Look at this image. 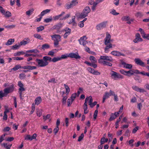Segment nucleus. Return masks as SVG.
Wrapping results in <instances>:
<instances>
[{"instance_id":"nucleus-1","label":"nucleus","mask_w":149,"mask_h":149,"mask_svg":"<svg viewBox=\"0 0 149 149\" xmlns=\"http://www.w3.org/2000/svg\"><path fill=\"white\" fill-rule=\"evenodd\" d=\"M49 58L48 56H45L43 57V59L37 58L36 60L38 66L40 67H44L47 65L49 63Z\"/></svg>"},{"instance_id":"nucleus-2","label":"nucleus","mask_w":149,"mask_h":149,"mask_svg":"<svg viewBox=\"0 0 149 149\" xmlns=\"http://www.w3.org/2000/svg\"><path fill=\"white\" fill-rule=\"evenodd\" d=\"M91 9L88 6L86 7L84 9L83 11L79 16V18H84L87 16L88 14L90 12Z\"/></svg>"},{"instance_id":"nucleus-3","label":"nucleus","mask_w":149,"mask_h":149,"mask_svg":"<svg viewBox=\"0 0 149 149\" xmlns=\"http://www.w3.org/2000/svg\"><path fill=\"white\" fill-rule=\"evenodd\" d=\"M52 40L54 41V45L55 46H57L59 44V42L61 40V36L58 35H54L51 36Z\"/></svg>"},{"instance_id":"nucleus-4","label":"nucleus","mask_w":149,"mask_h":149,"mask_svg":"<svg viewBox=\"0 0 149 149\" xmlns=\"http://www.w3.org/2000/svg\"><path fill=\"white\" fill-rule=\"evenodd\" d=\"M107 61L109 62L112 61H113L112 58L111 56H101L100 57V58L99 60V63L102 64L101 61Z\"/></svg>"},{"instance_id":"nucleus-5","label":"nucleus","mask_w":149,"mask_h":149,"mask_svg":"<svg viewBox=\"0 0 149 149\" xmlns=\"http://www.w3.org/2000/svg\"><path fill=\"white\" fill-rule=\"evenodd\" d=\"M110 74L112 78L114 80H116L117 78L122 79L123 78L122 75L114 71H111Z\"/></svg>"},{"instance_id":"nucleus-6","label":"nucleus","mask_w":149,"mask_h":149,"mask_svg":"<svg viewBox=\"0 0 149 149\" xmlns=\"http://www.w3.org/2000/svg\"><path fill=\"white\" fill-rule=\"evenodd\" d=\"M107 23V21H106L98 24L96 26V29L98 30H100L105 28L106 27Z\"/></svg>"},{"instance_id":"nucleus-7","label":"nucleus","mask_w":149,"mask_h":149,"mask_svg":"<svg viewBox=\"0 0 149 149\" xmlns=\"http://www.w3.org/2000/svg\"><path fill=\"white\" fill-rule=\"evenodd\" d=\"M120 72L121 74L128 77L133 75L134 73V70H132L126 71L123 70H120Z\"/></svg>"},{"instance_id":"nucleus-8","label":"nucleus","mask_w":149,"mask_h":149,"mask_svg":"<svg viewBox=\"0 0 149 149\" xmlns=\"http://www.w3.org/2000/svg\"><path fill=\"white\" fill-rule=\"evenodd\" d=\"M111 36L110 34L108 32H106V37L104 39V44L105 45H107L109 43H111Z\"/></svg>"},{"instance_id":"nucleus-9","label":"nucleus","mask_w":149,"mask_h":149,"mask_svg":"<svg viewBox=\"0 0 149 149\" xmlns=\"http://www.w3.org/2000/svg\"><path fill=\"white\" fill-rule=\"evenodd\" d=\"M87 38L86 36H84L80 38L78 40L79 43L81 45H82L84 46L87 43V41L86 40Z\"/></svg>"},{"instance_id":"nucleus-10","label":"nucleus","mask_w":149,"mask_h":149,"mask_svg":"<svg viewBox=\"0 0 149 149\" xmlns=\"http://www.w3.org/2000/svg\"><path fill=\"white\" fill-rule=\"evenodd\" d=\"M143 41L142 38H141L140 34L137 33L135 35V38L133 42L135 43H138L140 42H141Z\"/></svg>"},{"instance_id":"nucleus-11","label":"nucleus","mask_w":149,"mask_h":149,"mask_svg":"<svg viewBox=\"0 0 149 149\" xmlns=\"http://www.w3.org/2000/svg\"><path fill=\"white\" fill-rule=\"evenodd\" d=\"M76 94H73L71 96L70 98L68 99V106H70L72 102L75 98Z\"/></svg>"},{"instance_id":"nucleus-12","label":"nucleus","mask_w":149,"mask_h":149,"mask_svg":"<svg viewBox=\"0 0 149 149\" xmlns=\"http://www.w3.org/2000/svg\"><path fill=\"white\" fill-rule=\"evenodd\" d=\"M132 89L140 93H144L146 92L145 90L143 88H139L137 86H132Z\"/></svg>"},{"instance_id":"nucleus-13","label":"nucleus","mask_w":149,"mask_h":149,"mask_svg":"<svg viewBox=\"0 0 149 149\" xmlns=\"http://www.w3.org/2000/svg\"><path fill=\"white\" fill-rule=\"evenodd\" d=\"M119 115L118 112H115L114 113H111L110 115V117L109 119V120L111 121L115 119Z\"/></svg>"},{"instance_id":"nucleus-14","label":"nucleus","mask_w":149,"mask_h":149,"mask_svg":"<svg viewBox=\"0 0 149 149\" xmlns=\"http://www.w3.org/2000/svg\"><path fill=\"white\" fill-rule=\"evenodd\" d=\"M69 57L74 58L76 59H79L80 58V56L78 53H70L69 54Z\"/></svg>"},{"instance_id":"nucleus-15","label":"nucleus","mask_w":149,"mask_h":149,"mask_svg":"<svg viewBox=\"0 0 149 149\" xmlns=\"http://www.w3.org/2000/svg\"><path fill=\"white\" fill-rule=\"evenodd\" d=\"M134 61L136 64L142 67L145 66L144 63L139 58H135Z\"/></svg>"},{"instance_id":"nucleus-16","label":"nucleus","mask_w":149,"mask_h":149,"mask_svg":"<svg viewBox=\"0 0 149 149\" xmlns=\"http://www.w3.org/2000/svg\"><path fill=\"white\" fill-rule=\"evenodd\" d=\"M111 54L112 55L116 56H125V55L124 54L122 53L116 51H112Z\"/></svg>"},{"instance_id":"nucleus-17","label":"nucleus","mask_w":149,"mask_h":149,"mask_svg":"<svg viewBox=\"0 0 149 149\" xmlns=\"http://www.w3.org/2000/svg\"><path fill=\"white\" fill-rule=\"evenodd\" d=\"M65 32L63 35V37L65 38H66L70 34L71 32V30L70 29L66 28L65 29Z\"/></svg>"},{"instance_id":"nucleus-18","label":"nucleus","mask_w":149,"mask_h":149,"mask_svg":"<svg viewBox=\"0 0 149 149\" xmlns=\"http://www.w3.org/2000/svg\"><path fill=\"white\" fill-rule=\"evenodd\" d=\"M37 68L35 66H31L30 65H26L22 66V69H28L29 70H32L36 69Z\"/></svg>"},{"instance_id":"nucleus-19","label":"nucleus","mask_w":149,"mask_h":149,"mask_svg":"<svg viewBox=\"0 0 149 149\" xmlns=\"http://www.w3.org/2000/svg\"><path fill=\"white\" fill-rule=\"evenodd\" d=\"M18 86L19 87V92H22L25 90V88L24 87V85L20 81L18 82Z\"/></svg>"},{"instance_id":"nucleus-20","label":"nucleus","mask_w":149,"mask_h":149,"mask_svg":"<svg viewBox=\"0 0 149 149\" xmlns=\"http://www.w3.org/2000/svg\"><path fill=\"white\" fill-rule=\"evenodd\" d=\"M121 64L123 66V68H125L130 69L132 67V64L126 63L124 62H122Z\"/></svg>"},{"instance_id":"nucleus-21","label":"nucleus","mask_w":149,"mask_h":149,"mask_svg":"<svg viewBox=\"0 0 149 149\" xmlns=\"http://www.w3.org/2000/svg\"><path fill=\"white\" fill-rule=\"evenodd\" d=\"M48 58H49V62H56L57 61H59L61 60V58H60V57H54L52 59L49 56H48Z\"/></svg>"},{"instance_id":"nucleus-22","label":"nucleus","mask_w":149,"mask_h":149,"mask_svg":"<svg viewBox=\"0 0 149 149\" xmlns=\"http://www.w3.org/2000/svg\"><path fill=\"white\" fill-rule=\"evenodd\" d=\"M30 42V40L28 38L24 39V40L21 41L20 42V45H25L29 43Z\"/></svg>"},{"instance_id":"nucleus-23","label":"nucleus","mask_w":149,"mask_h":149,"mask_svg":"<svg viewBox=\"0 0 149 149\" xmlns=\"http://www.w3.org/2000/svg\"><path fill=\"white\" fill-rule=\"evenodd\" d=\"M93 101V99L91 96H90L87 97L85 99L84 103H86V104H87V103L88 102L89 105H90V104Z\"/></svg>"},{"instance_id":"nucleus-24","label":"nucleus","mask_w":149,"mask_h":149,"mask_svg":"<svg viewBox=\"0 0 149 149\" xmlns=\"http://www.w3.org/2000/svg\"><path fill=\"white\" fill-rule=\"evenodd\" d=\"M65 14V12H62L61 14L57 15L54 16L53 17L54 20H56L60 19L62 18V17Z\"/></svg>"},{"instance_id":"nucleus-25","label":"nucleus","mask_w":149,"mask_h":149,"mask_svg":"<svg viewBox=\"0 0 149 149\" xmlns=\"http://www.w3.org/2000/svg\"><path fill=\"white\" fill-rule=\"evenodd\" d=\"M41 101L42 100L41 97H37L35 99V104L38 105L41 102Z\"/></svg>"},{"instance_id":"nucleus-26","label":"nucleus","mask_w":149,"mask_h":149,"mask_svg":"<svg viewBox=\"0 0 149 149\" xmlns=\"http://www.w3.org/2000/svg\"><path fill=\"white\" fill-rule=\"evenodd\" d=\"M106 46L104 48V52L108 53L109 51V49L112 47V46L111 43H109V45H106Z\"/></svg>"},{"instance_id":"nucleus-27","label":"nucleus","mask_w":149,"mask_h":149,"mask_svg":"<svg viewBox=\"0 0 149 149\" xmlns=\"http://www.w3.org/2000/svg\"><path fill=\"white\" fill-rule=\"evenodd\" d=\"M15 41V40L14 39H9L7 42L5 43L6 45H12Z\"/></svg>"},{"instance_id":"nucleus-28","label":"nucleus","mask_w":149,"mask_h":149,"mask_svg":"<svg viewBox=\"0 0 149 149\" xmlns=\"http://www.w3.org/2000/svg\"><path fill=\"white\" fill-rule=\"evenodd\" d=\"M34 10L32 8L27 11L26 12V15L28 17L30 16V15L33 13Z\"/></svg>"},{"instance_id":"nucleus-29","label":"nucleus","mask_w":149,"mask_h":149,"mask_svg":"<svg viewBox=\"0 0 149 149\" xmlns=\"http://www.w3.org/2000/svg\"><path fill=\"white\" fill-rule=\"evenodd\" d=\"M75 16H72V17L71 19L70 20V22H68V24H72L73 25H74L76 23L75 21Z\"/></svg>"},{"instance_id":"nucleus-30","label":"nucleus","mask_w":149,"mask_h":149,"mask_svg":"<svg viewBox=\"0 0 149 149\" xmlns=\"http://www.w3.org/2000/svg\"><path fill=\"white\" fill-rule=\"evenodd\" d=\"M83 109L84 110V114H86L88 113V110H87V104H86V103H84L83 106Z\"/></svg>"},{"instance_id":"nucleus-31","label":"nucleus","mask_w":149,"mask_h":149,"mask_svg":"<svg viewBox=\"0 0 149 149\" xmlns=\"http://www.w3.org/2000/svg\"><path fill=\"white\" fill-rule=\"evenodd\" d=\"M106 134H104L103 135V137L101 139V141H100V143L101 144H104V140H105V142H107L108 141V139H105Z\"/></svg>"},{"instance_id":"nucleus-32","label":"nucleus","mask_w":149,"mask_h":149,"mask_svg":"<svg viewBox=\"0 0 149 149\" xmlns=\"http://www.w3.org/2000/svg\"><path fill=\"white\" fill-rule=\"evenodd\" d=\"M1 145L3 146L5 148H6V149H10L12 146V144H10L8 145L7 143H3L1 144Z\"/></svg>"},{"instance_id":"nucleus-33","label":"nucleus","mask_w":149,"mask_h":149,"mask_svg":"<svg viewBox=\"0 0 149 149\" xmlns=\"http://www.w3.org/2000/svg\"><path fill=\"white\" fill-rule=\"evenodd\" d=\"M110 13L112 15H117L119 14V13H117L115 10L113 9L110 10Z\"/></svg>"},{"instance_id":"nucleus-34","label":"nucleus","mask_w":149,"mask_h":149,"mask_svg":"<svg viewBox=\"0 0 149 149\" xmlns=\"http://www.w3.org/2000/svg\"><path fill=\"white\" fill-rule=\"evenodd\" d=\"M26 53H39V51L36 49L28 50L26 51Z\"/></svg>"},{"instance_id":"nucleus-35","label":"nucleus","mask_w":149,"mask_h":149,"mask_svg":"<svg viewBox=\"0 0 149 149\" xmlns=\"http://www.w3.org/2000/svg\"><path fill=\"white\" fill-rule=\"evenodd\" d=\"M130 17L129 16H125L122 17L121 18L123 21H127L130 20Z\"/></svg>"},{"instance_id":"nucleus-36","label":"nucleus","mask_w":149,"mask_h":149,"mask_svg":"<svg viewBox=\"0 0 149 149\" xmlns=\"http://www.w3.org/2000/svg\"><path fill=\"white\" fill-rule=\"evenodd\" d=\"M50 11V9H47L44 10L41 12L40 14V15L42 16L47 13H49Z\"/></svg>"},{"instance_id":"nucleus-37","label":"nucleus","mask_w":149,"mask_h":149,"mask_svg":"<svg viewBox=\"0 0 149 149\" xmlns=\"http://www.w3.org/2000/svg\"><path fill=\"white\" fill-rule=\"evenodd\" d=\"M100 62H102V64L104 65H107L110 66H111L112 65V64L111 63L108 62L106 61H100Z\"/></svg>"},{"instance_id":"nucleus-38","label":"nucleus","mask_w":149,"mask_h":149,"mask_svg":"<svg viewBox=\"0 0 149 149\" xmlns=\"http://www.w3.org/2000/svg\"><path fill=\"white\" fill-rule=\"evenodd\" d=\"M89 59L92 62V63H95L97 62V60L93 56H90Z\"/></svg>"},{"instance_id":"nucleus-39","label":"nucleus","mask_w":149,"mask_h":149,"mask_svg":"<svg viewBox=\"0 0 149 149\" xmlns=\"http://www.w3.org/2000/svg\"><path fill=\"white\" fill-rule=\"evenodd\" d=\"M22 66H21L19 65H16L14 67L12 68V69H13V70L14 71H16L19 69L22 68Z\"/></svg>"},{"instance_id":"nucleus-40","label":"nucleus","mask_w":149,"mask_h":149,"mask_svg":"<svg viewBox=\"0 0 149 149\" xmlns=\"http://www.w3.org/2000/svg\"><path fill=\"white\" fill-rule=\"evenodd\" d=\"M69 57V54L66 53L62 55L60 57V58H61V60L62 59H66Z\"/></svg>"},{"instance_id":"nucleus-41","label":"nucleus","mask_w":149,"mask_h":149,"mask_svg":"<svg viewBox=\"0 0 149 149\" xmlns=\"http://www.w3.org/2000/svg\"><path fill=\"white\" fill-rule=\"evenodd\" d=\"M50 47V46L47 44H45L42 45V48L44 50L48 49Z\"/></svg>"},{"instance_id":"nucleus-42","label":"nucleus","mask_w":149,"mask_h":149,"mask_svg":"<svg viewBox=\"0 0 149 149\" xmlns=\"http://www.w3.org/2000/svg\"><path fill=\"white\" fill-rule=\"evenodd\" d=\"M3 15H4L6 17H9L11 16L10 12L8 11H7L6 12L5 11L4 13H3Z\"/></svg>"},{"instance_id":"nucleus-43","label":"nucleus","mask_w":149,"mask_h":149,"mask_svg":"<svg viewBox=\"0 0 149 149\" xmlns=\"http://www.w3.org/2000/svg\"><path fill=\"white\" fill-rule=\"evenodd\" d=\"M70 13H68L65 16L60 18V20H63L66 19L68 18L70 16Z\"/></svg>"},{"instance_id":"nucleus-44","label":"nucleus","mask_w":149,"mask_h":149,"mask_svg":"<svg viewBox=\"0 0 149 149\" xmlns=\"http://www.w3.org/2000/svg\"><path fill=\"white\" fill-rule=\"evenodd\" d=\"M34 37L36 38L39 39L40 40H42L43 38L41 37L40 35L38 33H35L34 35Z\"/></svg>"},{"instance_id":"nucleus-45","label":"nucleus","mask_w":149,"mask_h":149,"mask_svg":"<svg viewBox=\"0 0 149 149\" xmlns=\"http://www.w3.org/2000/svg\"><path fill=\"white\" fill-rule=\"evenodd\" d=\"M143 15L141 13L138 12L136 13L135 14V16L137 17L140 18L142 17Z\"/></svg>"},{"instance_id":"nucleus-46","label":"nucleus","mask_w":149,"mask_h":149,"mask_svg":"<svg viewBox=\"0 0 149 149\" xmlns=\"http://www.w3.org/2000/svg\"><path fill=\"white\" fill-rule=\"evenodd\" d=\"M44 29V27L42 26H40L39 27L37 28V30L38 32L42 31Z\"/></svg>"},{"instance_id":"nucleus-47","label":"nucleus","mask_w":149,"mask_h":149,"mask_svg":"<svg viewBox=\"0 0 149 149\" xmlns=\"http://www.w3.org/2000/svg\"><path fill=\"white\" fill-rule=\"evenodd\" d=\"M42 110L41 109H38L37 112V115L39 117H40L42 114Z\"/></svg>"},{"instance_id":"nucleus-48","label":"nucleus","mask_w":149,"mask_h":149,"mask_svg":"<svg viewBox=\"0 0 149 149\" xmlns=\"http://www.w3.org/2000/svg\"><path fill=\"white\" fill-rule=\"evenodd\" d=\"M64 87L65 89L66 93H69L70 92V89L68 86L65 84H64Z\"/></svg>"},{"instance_id":"nucleus-49","label":"nucleus","mask_w":149,"mask_h":149,"mask_svg":"<svg viewBox=\"0 0 149 149\" xmlns=\"http://www.w3.org/2000/svg\"><path fill=\"white\" fill-rule=\"evenodd\" d=\"M87 70L90 73L93 74L95 70L90 67L88 68L87 69Z\"/></svg>"},{"instance_id":"nucleus-50","label":"nucleus","mask_w":149,"mask_h":149,"mask_svg":"<svg viewBox=\"0 0 149 149\" xmlns=\"http://www.w3.org/2000/svg\"><path fill=\"white\" fill-rule=\"evenodd\" d=\"M20 45V44H19L18 45H15L12 47V49L14 50L17 49L19 47Z\"/></svg>"},{"instance_id":"nucleus-51","label":"nucleus","mask_w":149,"mask_h":149,"mask_svg":"<svg viewBox=\"0 0 149 149\" xmlns=\"http://www.w3.org/2000/svg\"><path fill=\"white\" fill-rule=\"evenodd\" d=\"M72 6L73 7L78 4V2L76 0H72L70 3Z\"/></svg>"},{"instance_id":"nucleus-52","label":"nucleus","mask_w":149,"mask_h":149,"mask_svg":"<svg viewBox=\"0 0 149 149\" xmlns=\"http://www.w3.org/2000/svg\"><path fill=\"white\" fill-rule=\"evenodd\" d=\"M73 7V6L70 3L66 4L65 6V8L67 9H69Z\"/></svg>"},{"instance_id":"nucleus-53","label":"nucleus","mask_w":149,"mask_h":149,"mask_svg":"<svg viewBox=\"0 0 149 149\" xmlns=\"http://www.w3.org/2000/svg\"><path fill=\"white\" fill-rule=\"evenodd\" d=\"M73 7V6L70 3L66 4L65 6V8L67 9H69Z\"/></svg>"},{"instance_id":"nucleus-54","label":"nucleus","mask_w":149,"mask_h":149,"mask_svg":"<svg viewBox=\"0 0 149 149\" xmlns=\"http://www.w3.org/2000/svg\"><path fill=\"white\" fill-rule=\"evenodd\" d=\"M24 54V52H19L16 53H15L14 54V55L15 56H19L22 54Z\"/></svg>"},{"instance_id":"nucleus-55","label":"nucleus","mask_w":149,"mask_h":149,"mask_svg":"<svg viewBox=\"0 0 149 149\" xmlns=\"http://www.w3.org/2000/svg\"><path fill=\"white\" fill-rule=\"evenodd\" d=\"M52 17H51L49 18H46L44 20V22L46 23H48L51 22L52 20Z\"/></svg>"},{"instance_id":"nucleus-56","label":"nucleus","mask_w":149,"mask_h":149,"mask_svg":"<svg viewBox=\"0 0 149 149\" xmlns=\"http://www.w3.org/2000/svg\"><path fill=\"white\" fill-rule=\"evenodd\" d=\"M98 112V110L97 109L96 110L93 115V118L94 120H95L97 118Z\"/></svg>"},{"instance_id":"nucleus-57","label":"nucleus","mask_w":149,"mask_h":149,"mask_svg":"<svg viewBox=\"0 0 149 149\" xmlns=\"http://www.w3.org/2000/svg\"><path fill=\"white\" fill-rule=\"evenodd\" d=\"M50 116L51 115L50 114H47L46 116H43V119H44L45 120L49 119V121H50V119L49 118Z\"/></svg>"},{"instance_id":"nucleus-58","label":"nucleus","mask_w":149,"mask_h":149,"mask_svg":"<svg viewBox=\"0 0 149 149\" xmlns=\"http://www.w3.org/2000/svg\"><path fill=\"white\" fill-rule=\"evenodd\" d=\"M48 83L51 82L53 83H56V81L55 78H53L48 80Z\"/></svg>"},{"instance_id":"nucleus-59","label":"nucleus","mask_w":149,"mask_h":149,"mask_svg":"<svg viewBox=\"0 0 149 149\" xmlns=\"http://www.w3.org/2000/svg\"><path fill=\"white\" fill-rule=\"evenodd\" d=\"M14 86L12 84L9 87L7 88L10 93L12 92L13 90Z\"/></svg>"},{"instance_id":"nucleus-60","label":"nucleus","mask_w":149,"mask_h":149,"mask_svg":"<svg viewBox=\"0 0 149 149\" xmlns=\"http://www.w3.org/2000/svg\"><path fill=\"white\" fill-rule=\"evenodd\" d=\"M139 127L138 126H136L132 130V132L133 134L135 133L139 129Z\"/></svg>"},{"instance_id":"nucleus-61","label":"nucleus","mask_w":149,"mask_h":149,"mask_svg":"<svg viewBox=\"0 0 149 149\" xmlns=\"http://www.w3.org/2000/svg\"><path fill=\"white\" fill-rule=\"evenodd\" d=\"M139 31L141 32V34L143 38V36L146 34L145 33H144V31L141 28H139Z\"/></svg>"},{"instance_id":"nucleus-62","label":"nucleus","mask_w":149,"mask_h":149,"mask_svg":"<svg viewBox=\"0 0 149 149\" xmlns=\"http://www.w3.org/2000/svg\"><path fill=\"white\" fill-rule=\"evenodd\" d=\"M54 52L53 50H51L49 51L48 54V55L49 56H52L54 55Z\"/></svg>"},{"instance_id":"nucleus-63","label":"nucleus","mask_w":149,"mask_h":149,"mask_svg":"<svg viewBox=\"0 0 149 149\" xmlns=\"http://www.w3.org/2000/svg\"><path fill=\"white\" fill-rule=\"evenodd\" d=\"M14 139L13 137H9L6 140V141H13Z\"/></svg>"},{"instance_id":"nucleus-64","label":"nucleus","mask_w":149,"mask_h":149,"mask_svg":"<svg viewBox=\"0 0 149 149\" xmlns=\"http://www.w3.org/2000/svg\"><path fill=\"white\" fill-rule=\"evenodd\" d=\"M78 26L81 28L83 27L84 26V24L81 21L79 22L78 24Z\"/></svg>"}]
</instances>
